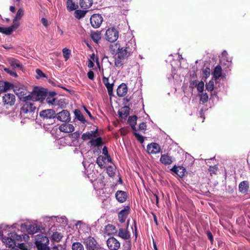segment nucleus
Masks as SVG:
<instances>
[{
	"label": "nucleus",
	"mask_w": 250,
	"mask_h": 250,
	"mask_svg": "<svg viewBox=\"0 0 250 250\" xmlns=\"http://www.w3.org/2000/svg\"><path fill=\"white\" fill-rule=\"evenodd\" d=\"M136 49L135 39L132 38L126 43L125 47H119L118 49L123 52L127 57L130 56Z\"/></svg>",
	"instance_id": "nucleus-1"
},
{
	"label": "nucleus",
	"mask_w": 250,
	"mask_h": 250,
	"mask_svg": "<svg viewBox=\"0 0 250 250\" xmlns=\"http://www.w3.org/2000/svg\"><path fill=\"white\" fill-rule=\"evenodd\" d=\"M35 244L38 250H50L48 246L49 239L47 237L43 235H36Z\"/></svg>",
	"instance_id": "nucleus-2"
},
{
	"label": "nucleus",
	"mask_w": 250,
	"mask_h": 250,
	"mask_svg": "<svg viewBox=\"0 0 250 250\" xmlns=\"http://www.w3.org/2000/svg\"><path fill=\"white\" fill-rule=\"evenodd\" d=\"M46 93L43 91L42 88L36 87L33 89L32 92L29 93V100L32 101L42 100L45 98Z\"/></svg>",
	"instance_id": "nucleus-3"
},
{
	"label": "nucleus",
	"mask_w": 250,
	"mask_h": 250,
	"mask_svg": "<svg viewBox=\"0 0 250 250\" xmlns=\"http://www.w3.org/2000/svg\"><path fill=\"white\" fill-rule=\"evenodd\" d=\"M14 92L19 99L22 101H26L29 100V94L27 90L23 87L14 86L13 85Z\"/></svg>",
	"instance_id": "nucleus-4"
},
{
	"label": "nucleus",
	"mask_w": 250,
	"mask_h": 250,
	"mask_svg": "<svg viewBox=\"0 0 250 250\" xmlns=\"http://www.w3.org/2000/svg\"><path fill=\"white\" fill-rule=\"evenodd\" d=\"M3 242L5 243L7 247L15 248L16 246V243L15 240H20L21 239V237L20 235H18L15 232H11L9 234V237L4 238Z\"/></svg>",
	"instance_id": "nucleus-5"
},
{
	"label": "nucleus",
	"mask_w": 250,
	"mask_h": 250,
	"mask_svg": "<svg viewBox=\"0 0 250 250\" xmlns=\"http://www.w3.org/2000/svg\"><path fill=\"white\" fill-rule=\"evenodd\" d=\"M105 37L110 42H116L119 37V32L115 27L109 28L106 31Z\"/></svg>",
	"instance_id": "nucleus-6"
},
{
	"label": "nucleus",
	"mask_w": 250,
	"mask_h": 250,
	"mask_svg": "<svg viewBox=\"0 0 250 250\" xmlns=\"http://www.w3.org/2000/svg\"><path fill=\"white\" fill-rule=\"evenodd\" d=\"M32 100H27L23 101L24 104L21 109L20 113L21 115H24L28 113H32L36 109V107L34 104L30 101Z\"/></svg>",
	"instance_id": "nucleus-7"
},
{
	"label": "nucleus",
	"mask_w": 250,
	"mask_h": 250,
	"mask_svg": "<svg viewBox=\"0 0 250 250\" xmlns=\"http://www.w3.org/2000/svg\"><path fill=\"white\" fill-rule=\"evenodd\" d=\"M128 57L119 49L115 56L114 65L117 67H121L124 64L125 60Z\"/></svg>",
	"instance_id": "nucleus-8"
},
{
	"label": "nucleus",
	"mask_w": 250,
	"mask_h": 250,
	"mask_svg": "<svg viewBox=\"0 0 250 250\" xmlns=\"http://www.w3.org/2000/svg\"><path fill=\"white\" fill-rule=\"evenodd\" d=\"M90 21L92 26L94 28H97L101 25L103 19L100 14H93L91 16Z\"/></svg>",
	"instance_id": "nucleus-9"
},
{
	"label": "nucleus",
	"mask_w": 250,
	"mask_h": 250,
	"mask_svg": "<svg viewBox=\"0 0 250 250\" xmlns=\"http://www.w3.org/2000/svg\"><path fill=\"white\" fill-rule=\"evenodd\" d=\"M106 244L110 250H117L120 247V242L113 237H110L107 240Z\"/></svg>",
	"instance_id": "nucleus-10"
},
{
	"label": "nucleus",
	"mask_w": 250,
	"mask_h": 250,
	"mask_svg": "<svg viewBox=\"0 0 250 250\" xmlns=\"http://www.w3.org/2000/svg\"><path fill=\"white\" fill-rule=\"evenodd\" d=\"M2 102L5 104L13 105L15 103V96L11 93H6L2 97Z\"/></svg>",
	"instance_id": "nucleus-11"
},
{
	"label": "nucleus",
	"mask_w": 250,
	"mask_h": 250,
	"mask_svg": "<svg viewBox=\"0 0 250 250\" xmlns=\"http://www.w3.org/2000/svg\"><path fill=\"white\" fill-rule=\"evenodd\" d=\"M57 118L63 122H69L70 121V115L67 110H63L57 114Z\"/></svg>",
	"instance_id": "nucleus-12"
},
{
	"label": "nucleus",
	"mask_w": 250,
	"mask_h": 250,
	"mask_svg": "<svg viewBox=\"0 0 250 250\" xmlns=\"http://www.w3.org/2000/svg\"><path fill=\"white\" fill-rule=\"evenodd\" d=\"M161 150L160 146L155 143H151L147 146V151L149 154H157Z\"/></svg>",
	"instance_id": "nucleus-13"
},
{
	"label": "nucleus",
	"mask_w": 250,
	"mask_h": 250,
	"mask_svg": "<svg viewBox=\"0 0 250 250\" xmlns=\"http://www.w3.org/2000/svg\"><path fill=\"white\" fill-rule=\"evenodd\" d=\"M83 243L85 245L87 250L94 248L95 247L98 245L95 239L91 236H89L85 238Z\"/></svg>",
	"instance_id": "nucleus-14"
},
{
	"label": "nucleus",
	"mask_w": 250,
	"mask_h": 250,
	"mask_svg": "<svg viewBox=\"0 0 250 250\" xmlns=\"http://www.w3.org/2000/svg\"><path fill=\"white\" fill-rule=\"evenodd\" d=\"M55 112L52 109H47L42 111L40 115L44 119H52L55 117Z\"/></svg>",
	"instance_id": "nucleus-15"
},
{
	"label": "nucleus",
	"mask_w": 250,
	"mask_h": 250,
	"mask_svg": "<svg viewBox=\"0 0 250 250\" xmlns=\"http://www.w3.org/2000/svg\"><path fill=\"white\" fill-rule=\"evenodd\" d=\"M130 208L128 206L125 207L121 210L118 214V218L120 222L122 223L125 222L126 218L129 212Z\"/></svg>",
	"instance_id": "nucleus-16"
},
{
	"label": "nucleus",
	"mask_w": 250,
	"mask_h": 250,
	"mask_svg": "<svg viewBox=\"0 0 250 250\" xmlns=\"http://www.w3.org/2000/svg\"><path fill=\"white\" fill-rule=\"evenodd\" d=\"M13 88V84L9 82L0 80V92H6Z\"/></svg>",
	"instance_id": "nucleus-17"
},
{
	"label": "nucleus",
	"mask_w": 250,
	"mask_h": 250,
	"mask_svg": "<svg viewBox=\"0 0 250 250\" xmlns=\"http://www.w3.org/2000/svg\"><path fill=\"white\" fill-rule=\"evenodd\" d=\"M116 199L120 203H124L127 199V195L126 192L123 190H118L115 194Z\"/></svg>",
	"instance_id": "nucleus-18"
},
{
	"label": "nucleus",
	"mask_w": 250,
	"mask_h": 250,
	"mask_svg": "<svg viewBox=\"0 0 250 250\" xmlns=\"http://www.w3.org/2000/svg\"><path fill=\"white\" fill-rule=\"evenodd\" d=\"M59 129L61 132L71 133L74 130V127L71 124H63L59 126Z\"/></svg>",
	"instance_id": "nucleus-19"
},
{
	"label": "nucleus",
	"mask_w": 250,
	"mask_h": 250,
	"mask_svg": "<svg viewBox=\"0 0 250 250\" xmlns=\"http://www.w3.org/2000/svg\"><path fill=\"white\" fill-rule=\"evenodd\" d=\"M127 92V87L125 83H122L117 88V94L119 97H123L126 95Z\"/></svg>",
	"instance_id": "nucleus-20"
},
{
	"label": "nucleus",
	"mask_w": 250,
	"mask_h": 250,
	"mask_svg": "<svg viewBox=\"0 0 250 250\" xmlns=\"http://www.w3.org/2000/svg\"><path fill=\"white\" fill-rule=\"evenodd\" d=\"M160 161L165 165H169L172 163L173 159L167 154H164L161 155Z\"/></svg>",
	"instance_id": "nucleus-21"
},
{
	"label": "nucleus",
	"mask_w": 250,
	"mask_h": 250,
	"mask_svg": "<svg viewBox=\"0 0 250 250\" xmlns=\"http://www.w3.org/2000/svg\"><path fill=\"white\" fill-rule=\"evenodd\" d=\"M171 170L176 173L180 177H183L186 172V169L183 167H177L176 165L171 169Z\"/></svg>",
	"instance_id": "nucleus-22"
},
{
	"label": "nucleus",
	"mask_w": 250,
	"mask_h": 250,
	"mask_svg": "<svg viewBox=\"0 0 250 250\" xmlns=\"http://www.w3.org/2000/svg\"><path fill=\"white\" fill-rule=\"evenodd\" d=\"M8 63L13 68H22V64L21 62L13 58H11L8 60Z\"/></svg>",
	"instance_id": "nucleus-23"
},
{
	"label": "nucleus",
	"mask_w": 250,
	"mask_h": 250,
	"mask_svg": "<svg viewBox=\"0 0 250 250\" xmlns=\"http://www.w3.org/2000/svg\"><path fill=\"white\" fill-rule=\"evenodd\" d=\"M249 188V183L247 181L241 182L239 185V190L242 193H246Z\"/></svg>",
	"instance_id": "nucleus-24"
},
{
	"label": "nucleus",
	"mask_w": 250,
	"mask_h": 250,
	"mask_svg": "<svg viewBox=\"0 0 250 250\" xmlns=\"http://www.w3.org/2000/svg\"><path fill=\"white\" fill-rule=\"evenodd\" d=\"M129 113V108L127 106L122 107L118 111L119 117L122 119H125Z\"/></svg>",
	"instance_id": "nucleus-25"
},
{
	"label": "nucleus",
	"mask_w": 250,
	"mask_h": 250,
	"mask_svg": "<svg viewBox=\"0 0 250 250\" xmlns=\"http://www.w3.org/2000/svg\"><path fill=\"white\" fill-rule=\"evenodd\" d=\"M93 4V0H80V5L83 9H88Z\"/></svg>",
	"instance_id": "nucleus-26"
},
{
	"label": "nucleus",
	"mask_w": 250,
	"mask_h": 250,
	"mask_svg": "<svg viewBox=\"0 0 250 250\" xmlns=\"http://www.w3.org/2000/svg\"><path fill=\"white\" fill-rule=\"evenodd\" d=\"M78 8V5L76 4L72 0H67L66 1V8L69 11H72L76 10Z\"/></svg>",
	"instance_id": "nucleus-27"
},
{
	"label": "nucleus",
	"mask_w": 250,
	"mask_h": 250,
	"mask_svg": "<svg viewBox=\"0 0 250 250\" xmlns=\"http://www.w3.org/2000/svg\"><path fill=\"white\" fill-rule=\"evenodd\" d=\"M118 236L124 239H128L130 238L129 232L126 229L122 228L119 229Z\"/></svg>",
	"instance_id": "nucleus-28"
},
{
	"label": "nucleus",
	"mask_w": 250,
	"mask_h": 250,
	"mask_svg": "<svg viewBox=\"0 0 250 250\" xmlns=\"http://www.w3.org/2000/svg\"><path fill=\"white\" fill-rule=\"evenodd\" d=\"M222 69L221 66L218 65L214 69L213 74L216 80L218 79L221 76Z\"/></svg>",
	"instance_id": "nucleus-29"
},
{
	"label": "nucleus",
	"mask_w": 250,
	"mask_h": 250,
	"mask_svg": "<svg viewBox=\"0 0 250 250\" xmlns=\"http://www.w3.org/2000/svg\"><path fill=\"white\" fill-rule=\"evenodd\" d=\"M96 131H91L83 133L82 136V139L83 140L91 139L92 137H96Z\"/></svg>",
	"instance_id": "nucleus-30"
},
{
	"label": "nucleus",
	"mask_w": 250,
	"mask_h": 250,
	"mask_svg": "<svg viewBox=\"0 0 250 250\" xmlns=\"http://www.w3.org/2000/svg\"><path fill=\"white\" fill-rule=\"evenodd\" d=\"M27 231L29 234H33L38 232L39 229L36 225H30L27 227Z\"/></svg>",
	"instance_id": "nucleus-31"
},
{
	"label": "nucleus",
	"mask_w": 250,
	"mask_h": 250,
	"mask_svg": "<svg viewBox=\"0 0 250 250\" xmlns=\"http://www.w3.org/2000/svg\"><path fill=\"white\" fill-rule=\"evenodd\" d=\"M89 143L92 146H99L102 144V140L101 137H98L95 139H91Z\"/></svg>",
	"instance_id": "nucleus-32"
},
{
	"label": "nucleus",
	"mask_w": 250,
	"mask_h": 250,
	"mask_svg": "<svg viewBox=\"0 0 250 250\" xmlns=\"http://www.w3.org/2000/svg\"><path fill=\"white\" fill-rule=\"evenodd\" d=\"M137 119V116H133L129 117L128 121L130 125H131L132 129L134 131H136L135 125L136 124Z\"/></svg>",
	"instance_id": "nucleus-33"
},
{
	"label": "nucleus",
	"mask_w": 250,
	"mask_h": 250,
	"mask_svg": "<svg viewBox=\"0 0 250 250\" xmlns=\"http://www.w3.org/2000/svg\"><path fill=\"white\" fill-rule=\"evenodd\" d=\"M86 14V11L82 10H76L74 12L75 17L78 19H80L84 17Z\"/></svg>",
	"instance_id": "nucleus-34"
},
{
	"label": "nucleus",
	"mask_w": 250,
	"mask_h": 250,
	"mask_svg": "<svg viewBox=\"0 0 250 250\" xmlns=\"http://www.w3.org/2000/svg\"><path fill=\"white\" fill-rule=\"evenodd\" d=\"M51 237L53 240L56 242H59L62 239V235L61 233L56 231L53 232Z\"/></svg>",
	"instance_id": "nucleus-35"
},
{
	"label": "nucleus",
	"mask_w": 250,
	"mask_h": 250,
	"mask_svg": "<svg viewBox=\"0 0 250 250\" xmlns=\"http://www.w3.org/2000/svg\"><path fill=\"white\" fill-rule=\"evenodd\" d=\"M91 37L94 42L98 43L99 41L101 40V34L99 32H94L91 35Z\"/></svg>",
	"instance_id": "nucleus-36"
},
{
	"label": "nucleus",
	"mask_w": 250,
	"mask_h": 250,
	"mask_svg": "<svg viewBox=\"0 0 250 250\" xmlns=\"http://www.w3.org/2000/svg\"><path fill=\"white\" fill-rule=\"evenodd\" d=\"M199 96H200V102L202 104H205L208 101V96L207 93H201Z\"/></svg>",
	"instance_id": "nucleus-37"
},
{
	"label": "nucleus",
	"mask_w": 250,
	"mask_h": 250,
	"mask_svg": "<svg viewBox=\"0 0 250 250\" xmlns=\"http://www.w3.org/2000/svg\"><path fill=\"white\" fill-rule=\"evenodd\" d=\"M105 160V157L99 156L97 159L96 163L101 168H102L104 167V162Z\"/></svg>",
	"instance_id": "nucleus-38"
},
{
	"label": "nucleus",
	"mask_w": 250,
	"mask_h": 250,
	"mask_svg": "<svg viewBox=\"0 0 250 250\" xmlns=\"http://www.w3.org/2000/svg\"><path fill=\"white\" fill-rule=\"evenodd\" d=\"M72 250H84L83 245L79 242H75L72 244Z\"/></svg>",
	"instance_id": "nucleus-39"
},
{
	"label": "nucleus",
	"mask_w": 250,
	"mask_h": 250,
	"mask_svg": "<svg viewBox=\"0 0 250 250\" xmlns=\"http://www.w3.org/2000/svg\"><path fill=\"white\" fill-rule=\"evenodd\" d=\"M62 53L65 60L67 61L70 57L71 51L67 48H64L62 49Z\"/></svg>",
	"instance_id": "nucleus-40"
},
{
	"label": "nucleus",
	"mask_w": 250,
	"mask_h": 250,
	"mask_svg": "<svg viewBox=\"0 0 250 250\" xmlns=\"http://www.w3.org/2000/svg\"><path fill=\"white\" fill-rule=\"evenodd\" d=\"M75 114L76 116V118L80 121L84 123L85 122L84 116L82 114L80 111L78 110H76L75 111Z\"/></svg>",
	"instance_id": "nucleus-41"
},
{
	"label": "nucleus",
	"mask_w": 250,
	"mask_h": 250,
	"mask_svg": "<svg viewBox=\"0 0 250 250\" xmlns=\"http://www.w3.org/2000/svg\"><path fill=\"white\" fill-rule=\"evenodd\" d=\"M0 33H2L6 35H10L12 32L9 27H0Z\"/></svg>",
	"instance_id": "nucleus-42"
},
{
	"label": "nucleus",
	"mask_w": 250,
	"mask_h": 250,
	"mask_svg": "<svg viewBox=\"0 0 250 250\" xmlns=\"http://www.w3.org/2000/svg\"><path fill=\"white\" fill-rule=\"evenodd\" d=\"M206 88L208 91H212L214 88V82L211 80L207 83L206 84Z\"/></svg>",
	"instance_id": "nucleus-43"
},
{
	"label": "nucleus",
	"mask_w": 250,
	"mask_h": 250,
	"mask_svg": "<svg viewBox=\"0 0 250 250\" xmlns=\"http://www.w3.org/2000/svg\"><path fill=\"white\" fill-rule=\"evenodd\" d=\"M23 13H24V11L22 9H21V8L19 9L17 11V13L15 16V18L14 20V21L16 20L21 19L23 15Z\"/></svg>",
	"instance_id": "nucleus-44"
},
{
	"label": "nucleus",
	"mask_w": 250,
	"mask_h": 250,
	"mask_svg": "<svg viewBox=\"0 0 250 250\" xmlns=\"http://www.w3.org/2000/svg\"><path fill=\"white\" fill-rule=\"evenodd\" d=\"M197 89L199 93H203L204 89V83L203 81H201L198 83Z\"/></svg>",
	"instance_id": "nucleus-45"
},
{
	"label": "nucleus",
	"mask_w": 250,
	"mask_h": 250,
	"mask_svg": "<svg viewBox=\"0 0 250 250\" xmlns=\"http://www.w3.org/2000/svg\"><path fill=\"white\" fill-rule=\"evenodd\" d=\"M113 83H108L105 85L107 89L108 94L109 96H112L113 94Z\"/></svg>",
	"instance_id": "nucleus-46"
},
{
	"label": "nucleus",
	"mask_w": 250,
	"mask_h": 250,
	"mask_svg": "<svg viewBox=\"0 0 250 250\" xmlns=\"http://www.w3.org/2000/svg\"><path fill=\"white\" fill-rule=\"evenodd\" d=\"M36 72L37 73V79H40L42 77H46V75L42 72L41 70L39 69H37L36 70Z\"/></svg>",
	"instance_id": "nucleus-47"
},
{
	"label": "nucleus",
	"mask_w": 250,
	"mask_h": 250,
	"mask_svg": "<svg viewBox=\"0 0 250 250\" xmlns=\"http://www.w3.org/2000/svg\"><path fill=\"white\" fill-rule=\"evenodd\" d=\"M107 173L110 177H113L114 176L115 172L112 167L108 166L107 167Z\"/></svg>",
	"instance_id": "nucleus-48"
},
{
	"label": "nucleus",
	"mask_w": 250,
	"mask_h": 250,
	"mask_svg": "<svg viewBox=\"0 0 250 250\" xmlns=\"http://www.w3.org/2000/svg\"><path fill=\"white\" fill-rule=\"evenodd\" d=\"M4 70L5 72H7V73L9 74L11 76H12L15 77H17V74L16 72V71L14 70H11L9 68H5L4 69Z\"/></svg>",
	"instance_id": "nucleus-49"
},
{
	"label": "nucleus",
	"mask_w": 250,
	"mask_h": 250,
	"mask_svg": "<svg viewBox=\"0 0 250 250\" xmlns=\"http://www.w3.org/2000/svg\"><path fill=\"white\" fill-rule=\"evenodd\" d=\"M134 135H135V137L139 142H140L141 143H143L144 142V137L139 134L138 133H137L136 132L134 133Z\"/></svg>",
	"instance_id": "nucleus-50"
},
{
	"label": "nucleus",
	"mask_w": 250,
	"mask_h": 250,
	"mask_svg": "<svg viewBox=\"0 0 250 250\" xmlns=\"http://www.w3.org/2000/svg\"><path fill=\"white\" fill-rule=\"evenodd\" d=\"M210 69L208 67H206L204 70H203V77L205 78H207L210 75Z\"/></svg>",
	"instance_id": "nucleus-51"
},
{
	"label": "nucleus",
	"mask_w": 250,
	"mask_h": 250,
	"mask_svg": "<svg viewBox=\"0 0 250 250\" xmlns=\"http://www.w3.org/2000/svg\"><path fill=\"white\" fill-rule=\"evenodd\" d=\"M70 136L72 139L74 140H77L80 136V133L79 132L76 131L74 133H72L70 134Z\"/></svg>",
	"instance_id": "nucleus-52"
},
{
	"label": "nucleus",
	"mask_w": 250,
	"mask_h": 250,
	"mask_svg": "<svg viewBox=\"0 0 250 250\" xmlns=\"http://www.w3.org/2000/svg\"><path fill=\"white\" fill-rule=\"evenodd\" d=\"M151 198L152 202L155 201L156 205L158 206L159 203V197L158 195L155 193H153Z\"/></svg>",
	"instance_id": "nucleus-53"
},
{
	"label": "nucleus",
	"mask_w": 250,
	"mask_h": 250,
	"mask_svg": "<svg viewBox=\"0 0 250 250\" xmlns=\"http://www.w3.org/2000/svg\"><path fill=\"white\" fill-rule=\"evenodd\" d=\"M56 99L53 97H48L46 99V102L48 104H55Z\"/></svg>",
	"instance_id": "nucleus-54"
},
{
	"label": "nucleus",
	"mask_w": 250,
	"mask_h": 250,
	"mask_svg": "<svg viewBox=\"0 0 250 250\" xmlns=\"http://www.w3.org/2000/svg\"><path fill=\"white\" fill-rule=\"evenodd\" d=\"M14 22H15V21ZM19 26V22H16V23L14 22V24H12L11 26H9V27L10 28L12 32H13L14 31L16 30L18 28Z\"/></svg>",
	"instance_id": "nucleus-55"
},
{
	"label": "nucleus",
	"mask_w": 250,
	"mask_h": 250,
	"mask_svg": "<svg viewBox=\"0 0 250 250\" xmlns=\"http://www.w3.org/2000/svg\"><path fill=\"white\" fill-rule=\"evenodd\" d=\"M14 22H15V21ZM19 26V22H16V23L14 22V24H12L11 26H9V27L10 28L12 32H13L14 31L16 30L18 28Z\"/></svg>",
	"instance_id": "nucleus-56"
},
{
	"label": "nucleus",
	"mask_w": 250,
	"mask_h": 250,
	"mask_svg": "<svg viewBox=\"0 0 250 250\" xmlns=\"http://www.w3.org/2000/svg\"><path fill=\"white\" fill-rule=\"evenodd\" d=\"M87 77L90 80H93L94 78V72L92 70H90L87 73Z\"/></svg>",
	"instance_id": "nucleus-57"
},
{
	"label": "nucleus",
	"mask_w": 250,
	"mask_h": 250,
	"mask_svg": "<svg viewBox=\"0 0 250 250\" xmlns=\"http://www.w3.org/2000/svg\"><path fill=\"white\" fill-rule=\"evenodd\" d=\"M198 83H197V81L196 80L192 81L190 83V87L192 88L194 87H197Z\"/></svg>",
	"instance_id": "nucleus-58"
},
{
	"label": "nucleus",
	"mask_w": 250,
	"mask_h": 250,
	"mask_svg": "<svg viewBox=\"0 0 250 250\" xmlns=\"http://www.w3.org/2000/svg\"><path fill=\"white\" fill-rule=\"evenodd\" d=\"M146 124L144 122L141 123L139 125V128L140 130H145L146 129Z\"/></svg>",
	"instance_id": "nucleus-59"
},
{
	"label": "nucleus",
	"mask_w": 250,
	"mask_h": 250,
	"mask_svg": "<svg viewBox=\"0 0 250 250\" xmlns=\"http://www.w3.org/2000/svg\"><path fill=\"white\" fill-rule=\"evenodd\" d=\"M217 167L216 166L210 167H209V170L210 171V173L212 174V173H215V171L217 170Z\"/></svg>",
	"instance_id": "nucleus-60"
},
{
	"label": "nucleus",
	"mask_w": 250,
	"mask_h": 250,
	"mask_svg": "<svg viewBox=\"0 0 250 250\" xmlns=\"http://www.w3.org/2000/svg\"><path fill=\"white\" fill-rule=\"evenodd\" d=\"M41 21H42V23L43 24V25L46 27L48 26V21H47V20L44 18H42V19H41Z\"/></svg>",
	"instance_id": "nucleus-61"
},
{
	"label": "nucleus",
	"mask_w": 250,
	"mask_h": 250,
	"mask_svg": "<svg viewBox=\"0 0 250 250\" xmlns=\"http://www.w3.org/2000/svg\"><path fill=\"white\" fill-rule=\"evenodd\" d=\"M18 247L22 250H27V249L25 247V246L24 243L19 244H18Z\"/></svg>",
	"instance_id": "nucleus-62"
},
{
	"label": "nucleus",
	"mask_w": 250,
	"mask_h": 250,
	"mask_svg": "<svg viewBox=\"0 0 250 250\" xmlns=\"http://www.w3.org/2000/svg\"><path fill=\"white\" fill-rule=\"evenodd\" d=\"M102 152L105 156L108 155L107 148L106 146L103 147Z\"/></svg>",
	"instance_id": "nucleus-63"
},
{
	"label": "nucleus",
	"mask_w": 250,
	"mask_h": 250,
	"mask_svg": "<svg viewBox=\"0 0 250 250\" xmlns=\"http://www.w3.org/2000/svg\"><path fill=\"white\" fill-rule=\"evenodd\" d=\"M103 81L105 85L109 83L108 82V81H109L108 78H106L104 76H103Z\"/></svg>",
	"instance_id": "nucleus-64"
}]
</instances>
